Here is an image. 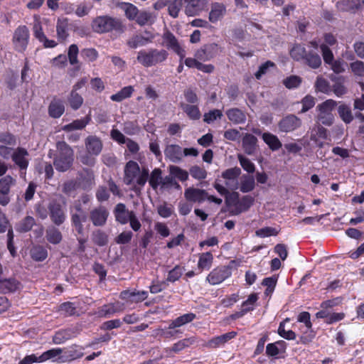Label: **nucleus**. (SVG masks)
<instances>
[{
    "mask_svg": "<svg viewBox=\"0 0 364 364\" xmlns=\"http://www.w3.org/2000/svg\"><path fill=\"white\" fill-rule=\"evenodd\" d=\"M149 171L146 169L141 170L136 162L129 161L124 169V183L131 186L136 193L140 192L147 181Z\"/></svg>",
    "mask_w": 364,
    "mask_h": 364,
    "instance_id": "obj_1",
    "label": "nucleus"
},
{
    "mask_svg": "<svg viewBox=\"0 0 364 364\" xmlns=\"http://www.w3.org/2000/svg\"><path fill=\"white\" fill-rule=\"evenodd\" d=\"M57 156L54 159V166L59 171H65L71 166L73 161V151L65 142L57 144Z\"/></svg>",
    "mask_w": 364,
    "mask_h": 364,
    "instance_id": "obj_2",
    "label": "nucleus"
},
{
    "mask_svg": "<svg viewBox=\"0 0 364 364\" xmlns=\"http://www.w3.org/2000/svg\"><path fill=\"white\" fill-rule=\"evenodd\" d=\"M167 56L168 53L164 50H141L138 53L137 60L144 66L150 67L164 61Z\"/></svg>",
    "mask_w": 364,
    "mask_h": 364,
    "instance_id": "obj_3",
    "label": "nucleus"
},
{
    "mask_svg": "<svg viewBox=\"0 0 364 364\" xmlns=\"http://www.w3.org/2000/svg\"><path fill=\"white\" fill-rule=\"evenodd\" d=\"M33 18V32L35 38L42 43L45 48H54L56 46L57 43L53 40H48L43 31V26H48L49 20L46 18H41L38 15H35Z\"/></svg>",
    "mask_w": 364,
    "mask_h": 364,
    "instance_id": "obj_4",
    "label": "nucleus"
},
{
    "mask_svg": "<svg viewBox=\"0 0 364 364\" xmlns=\"http://www.w3.org/2000/svg\"><path fill=\"white\" fill-rule=\"evenodd\" d=\"M92 28L97 33L109 32L113 29L119 30L122 28L119 20L108 16H98L93 20Z\"/></svg>",
    "mask_w": 364,
    "mask_h": 364,
    "instance_id": "obj_5",
    "label": "nucleus"
},
{
    "mask_svg": "<svg viewBox=\"0 0 364 364\" xmlns=\"http://www.w3.org/2000/svg\"><path fill=\"white\" fill-rule=\"evenodd\" d=\"M184 196L186 199L190 202L202 203L205 200H208L217 204H220L222 203V200L220 198H215L213 196H208L205 191L195 188H188L186 189Z\"/></svg>",
    "mask_w": 364,
    "mask_h": 364,
    "instance_id": "obj_6",
    "label": "nucleus"
},
{
    "mask_svg": "<svg viewBox=\"0 0 364 364\" xmlns=\"http://www.w3.org/2000/svg\"><path fill=\"white\" fill-rule=\"evenodd\" d=\"M336 106V102L333 100H327L318 105V120L325 125H331L333 121L332 111Z\"/></svg>",
    "mask_w": 364,
    "mask_h": 364,
    "instance_id": "obj_7",
    "label": "nucleus"
},
{
    "mask_svg": "<svg viewBox=\"0 0 364 364\" xmlns=\"http://www.w3.org/2000/svg\"><path fill=\"white\" fill-rule=\"evenodd\" d=\"M29 31L26 26H18L14 32L12 43L16 50L23 52L28 44Z\"/></svg>",
    "mask_w": 364,
    "mask_h": 364,
    "instance_id": "obj_8",
    "label": "nucleus"
},
{
    "mask_svg": "<svg viewBox=\"0 0 364 364\" xmlns=\"http://www.w3.org/2000/svg\"><path fill=\"white\" fill-rule=\"evenodd\" d=\"M162 45L168 49L172 50L175 52L181 59H183L186 56V50L181 46L177 38L173 34L169 31H166L164 33L162 37Z\"/></svg>",
    "mask_w": 364,
    "mask_h": 364,
    "instance_id": "obj_9",
    "label": "nucleus"
},
{
    "mask_svg": "<svg viewBox=\"0 0 364 364\" xmlns=\"http://www.w3.org/2000/svg\"><path fill=\"white\" fill-rule=\"evenodd\" d=\"M240 173L241 170L238 167L228 168L223 172L222 177L228 188L230 190H236L238 188L237 178Z\"/></svg>",
    "mask_w": 364,
    "mask_h": 364,
    "instance_id": "obj_10",
    "label": "nucleus"
},
{
    "mask_svg": "<svg viewBox=\"0 0 364 364\" xmlns=\"http://www.w3.org/2000/svg\"><path fill=\"white\" fill-rule=\"evenodd\" d=\"M323 58L326 63L331 65V69L336 73H342L345 70V64L343 61L335 60L333 61V55L331 50L328 48L325 45L321 47Z\"/></svg>",
    "mask_w": 364,
    "mask_h": 364,
    "instance_id": "obj_11",
    "label": "nucleus"
},
{
    "mask_svg": "<svg viewBox=\"0 0 364 364\" xmlns=\"http://www.w3.org/2000/svg\"><path fill=\"white\" fill-rule=\"evenodd\" d=\"M185 3L184 11L188 16L199 15L207 6L208 0H183Z\"/></svg>",
    "mask_w": 364,
    "mask_h": 364,
    "instance_id": "obj_12",
    "label": "nucleus"
},
{
    "mask_svg": "<svg viewBox=\"0 0 364 364\" xmlns=\"http://www.w3.org/2000/svg\"><path fill=\"white\" fill-rule=\"evenodd\" d=\"M230 275L231 272L228 267L216 268L208 275L207 280L210 284L215 285L220 284Z\"/></svg>",
    "mask_w": 364,
    "mask_h": 364,
    "instance_id": "obj_13",
    "label": "nucleus"
},
{
    "mask_svg": "<svg viewBox=\"0 0 364 364\" xmlns=\"http://www.w3.org/2000/svg\"><path fill=\"white\" fill-rule=\"evenodd\" d=\"M148 294L145 291H129L126 290L120 294V298L125 301L127 304L133 303H138L145 300L147 298Z\"/></svg>",
    "mask_w": 364,
    "mask_h": 364,
    "instance_id": "obj_14",
    "label": "nucleus"
},
{
    "mask_svg": "<svg viewBox=\"0 0 364 364\" xmlns=\"http://www.w3.org/2000/svg\"><path fill=\"white\" fill-rule=\"evenodd\" d=\"M301 125L300 119L294 115L284 118L279 123L281 131L289 132L294 130Z\"/></svg>",
    "mask_w": 364,
    "mask_h": 364,
    "instance_id": "obj_15",
    "label": "nucleus"
},
{
    "mask_svg": "<svg viewBox=\"0 0 364 364\" xmlns=\"http://www.w3.org/2000/svg\"><path fill=\"white\" fill-rule=\"evenodd\" d=\"M63 350L60 348H52L45 351L40 355L42 363L48 360H52L54 362H65L64 356L62 355Z\"/></svg>",
    "mask_w": 364,
    "mask_h": 364,
    "instance_id": "obj_16",
    "label": "nucleus"
},
{
    "mask_svg": "<svg viewBox=\"0 0 364 364\" xmlns=\"http://www.w3.org/2000/svg\"><path fill=\"white\" fill-rule=\"evenodd\" d=\"M164 154L166 157L169 159L173 162L180 161L183 157V149L182 148L176 144H171L166 146Z\"/></svg>",
    "mask_w": 364,
    "mask_h": 364,
    "instance_id": "obj_17",
    "label": "nucleus"
},
{
    "mask_svg": "<svg viewBox=\"0 0 364 364\" xmlns=\"http://www.w3.org/2000/svg\"><path fill=\"white\" fill-rule=\"evenodd\" d=\"M28 155L26 150L18 148L13 153L12 159L21 169H26L28 165Z\"/></svg>",
    "mask_w": 364,
    "mask_h": 364,
    "instance_id": "obj_18",
    "label": "nucleus"
},
{
    "mask_svg": "<svg viewBox=\"0 0 364 364\" xmlns=\"http://www.w3.org/2000/svg\"><path fill=\"white\" fill-rule=\"evenodd\" d=\"M86 148L89 154L98 155L102 148L101 141L96 136H90L86 139Z\"/></svg>",
    "mask_w": 364,
    "mask_h": 364,
    "instance_id": "obj_19",
    "label": "nucleus"
},
{
    "mask_svg": "<svg viewBox=\"0 0 364 364\" xmlns=\"http://www.w3.org/2000/svg\"><path fill=\"white\" fill-rule=\"evenodd\" d=\"M65 111L63 102L61 100L54 98L48 107V112L50 117L53 118L60 117Z\"/></svg>",
    "mask_w": 364,
    "mask_h": 364,
    "instance_id": "obj_20",
    "label": "nucleus"
},
{
    "mask_svg": "<svg viewBox=\"0 0 364 364\" xmlns=\"http://www.w3.org/2000/svg\"><path fill=\"white\" fill-rule=\"evenodd\" d=\"M185 65L188 68H196L203 73H210L214 70V67L210 64H203L196 58H188L184 60Z\"/></svg>",
    "mask_w": 364,
    "mask_h": 364,
    "instance_id": "obj_21",
    "label": "nucleus"
},
{
    "mask_svg": "<svg viewBox=\"0 0 364 364\" xmlns=\"http://www.w3.org/2000/svg\"><path fill=\"white\" fill-rule=\"evenodd\" d=\"M19 282L14 279L0 278V292L9 293L16 291L19 288Z\"/></svg>",
    "mask_w": 364,
    "mask_h": 364,
    "instance_id": "obj_22",
    "label": "nucleus"
},
{
    "mask_svg": "<svg viewBox=\"0 0 364 364\" xmlns=\"http://www.w3.org/2000/svg\"><path fill=\"white\" fill-rule=\"evenodd\" d=\"M124 309V304L117 302L115 304H109L104 305L98 311L100 316L108 317L116 312L121 311Z\"/></svg>",
    "mask_w": 364,
    "mask_h": 364,
    "instance_id": "obj_23",
    "label": "nucleus"
},
{
    "mask_svg": "<svg viewBox=\"0 0 364 364\" xmlns=\"http://www.w3.org/2000/svg\"><path fill=\"white\" fill-rule=\"evenodd\" d=\"M69 23L65 18H60L58 20L56 31L60 41H65L68 36Z\"/></svg>",
    "mask_w": 364,
    "mask_h": 364,
    "instance_id": "obj_24",
    "label": "nucleus"
},
{
    "mask_svg": "<svg viewBox=\"0 0 364 364\" xmlns=\"http://www.w3.org/2000/svg\"><path fill=\"white\" fill-rule=\"evenodd\" d=\"M257 138L250 134H247L245 135L242 139V147L245 151L249 155L252 154L257 146Z\"/></svg>",
    "mask_w": 364,
    "mask_h": 364,
    "instance_id": "obj_25",
    "label": "nucleus"
},
{
    "mask_svg": "<svg viewBox=\"0 0 364 364\" xmlns=\"http://www.w3.org/2000/svg\"><path fill=\"white\" fill-rule=\"evenodd\" d=\"M114 213L117 220L122 224L127 223L133 214L132 212L128 211L122 203H119L116 206Z\"/></svg>",
    "mask_w": 364,
    "mask_h": 364,
    "instance_id": "obj_26",
    "label": "nucleus"
},
{
    "mask_svg": "<svg viewBox=\"0 0 364 364\" xmlns=\"http://www.w3.org/2000/svg\"><path fill=\"white\" fill-rule=\"evenodd\" d=\"M225 13V8L223 4L215 3L212 5L210 12L209 14V20L212 23H215L220 20Z\"/></svg>",
    "mask_w": 364,
    "mask_h": 364,
    "instance_id": "obj_27",
    "label": "nucleus"
},
{
    "mask_svg": "<svg viewBox=\"0 0 364 364\" xmlns=\"http://www.w3.org/2000/svg\"><path fill=\"white\" fill-rule=\"evenodd\" d=\"M213 261V256L210 252L201 253L198 256V269L200 272L204 269H209Z\"/></svg>",
    "mask_w": 364,
    "mask_h": 364,
    "instance_id": "obj_28",
    "label": "nucleus"
},
{
    "mask_svg": "<svg viewBox=\"0 0 364 364\" xmlns=\"http://www.w3.org/2000/svg\"><path fill=\"white\" fill-rule=\"evenodd\" d=\"M50 217L52 220L56 224H61L65 220L64 211L59 204L53 203L50 207Z\"/></svg>",
    "mask_w": 364,
    "mask_h": 364,
    "instance_id": "obj_29",
    "label": "nucleus"
},
{
    "mask_svg": "<svg viewBox=\"0 0 364 364\" xmlns=\"http://www.w3.org/2000/svg\"><path fill=\"white\" fill-rule=\"evenodd\" d=\"M255 186V179L252 176L243 175L240 178V183L238 184V188H240V190L243 193H247L252 191Z\"/></svg>",
    "mask_w": 364,
    "mask_h": 364,
    "instance_id": "obj_30",
    "label": "nucleus"
},
{
    "mask_svg": "<svg viewBox=\"0 0 364 364\" xmlns=\"http://www.w3.org/2000/svg\"><path fill=\"white\" fill-rule=\"evenodd\" d=\"M90 115H87L83 119H76L72 123L65 125L63 129L66 132H71L75 129H82L90 122Z\"/></svg>",
    "mask_w": 364,
    "mask_h": 364,
    "instance_id": "obj_31",
    "label": "nucleus"
},
{
    "mask_svg": "<svg viewBox=\"0 0 364 364\" xmlns=\"http://www.w3.org/2000/svg\"><path fill=\"white\" fill-rule=\"evenodd\" d=\"M107 215V210L100 208L92 212L91 219L95 225H102L105 223Z\"/></svg>",
    "mask_w": 364,
    "mask_h": 364,
    "instance_id": "obj_32",
    "label": "nucleus"
},
{
    "mask_svg": "<svg viewBox=\"0 0 364 364\" xmlns=\"http://www.w3.org/2000/svg\"><path fill=\"white\" fill-rule=\"evenodd\" d=\"M196 318V315L192 313L186 314L173 320L168 326L169 329L180 327L186 323L192 321Z\"/></svg>",
    "mask_w": 364,
    "mask_h": 364,
    "instance_id": "obj_33",
    "label": "nucleus"
},
{
    "mask_svg": "<svg viewBox=\"0 0 364 364\" xmlns=\"http://www.w3.org/2000/svg\"><path fill=\"white\" fill-rule=\"evenodd\" d=\"M169 173L173 178H176L181 181H186L188 178V171L177 166H170Z\"/></svg>",
    "mask_w": 364,
    "mask_h": 364,
    "instance_id": "obj_34",
    "label": "nucleus"
},
{
    "mask_svg": "<svg viewBox=\"0 0 364 364\" xmlns=\"http://www.w3.org/2000/svg\"><path fill=\"white\" fill-rule=\"evenodd\" d=\"M336 6L341 11H354L360 6V4L358 1L343 0L337 2Z\"/></svg>",
    "mask_w": 364,
    "mask_h": 364,
    "instance_id": "obj_35",
    "label": "nucleus"
},
{
    "mask_svg": "<svg viewBox=\"0 0 364 364\" xmlns=\"http://www.w3.org/2000/svg\"><path fill=\"white\" fill-rule=\"evenodd\" d=\"M226 114L230 121L236 124L242 123L245 120V114L237 108L228 110Z\"/></svg>",
    "mask_w": 364,
    "mask_h": 364,
    "instance_id": "obj_36",
    "label": "nucleus"
},
{
    "mask_svg": "<svg viewBox=\"0 0 364 364\" xmlns=\"http://www.w3.org/2000/svg\"><path fill=\"white\" fill-rule=\"evenodd\" d=\"M262 139L272 150H277L282 146V144L277 136L270 133H264Z\"/></svg>",
    "mask_w": 364,
    "mask_h": 364,
    "instance_id": "obj_37",
    "label": "nucleus"
},
{
    "mask_svg": "<svg viewBox=\"0 0 364 364\" xmlns=\"http://www.w3.org/2000/svg\"><path fill=\"white\" fill-rule=\"evenodd\" d=\"M306 64L311 68H318L321 64V59L319 55L310 50L305 57Z\"/></svg>",
    "mask_w": 364,
    "mask_h": 364,
    "instance_id": "obj_38",
    "label": "nucleus"
},
{
    "mask_svg": "<svg viewBox=\"0 0 364 364\" xmlns=\"http://www.w3.org/2000/svg\"><path fill=\"white\" fill-rule=\"evenodd\" d=\"M31 256L35 261H43L48 257V252L46 248L41 246H36L31 249Z\"/></svg>",
    "mask_w": 364,
    "mask_h": 364,
    "instance_id": "obj_39",
    "label": "nucleus"
},
{
    "mask_svg": "<svg viewBox=\"0 0 364 364\" xmlns=\"http://www.w3.org/2000/svg\"><path fill=\"white\" fill-rule=\"evenodd\" d=\"M120 6L121 9L125 12V15L129 19H136L139 11L134 5L130 3L124 2L121 4Z\"/></svg>",
    "mask_w": 364,
    "mask_h": 364,
    "instance_id": "obj_40",
    "label": "nucleus"
},
{
    "mask_svg": "<svg viewBox=\"0 0 364 364\" xmlns=\"http://www.w3.org/2000/svg\"><path fill=\"white\" fill-rule=\"evenodd\" d=\"M83 348L77 346H71L66 352V358L64 359L65 361L73 360L80 358L83 355Z\"/></svg>",
    "mask_w": 364,
    "mask_h": 364,
    "instance_id": "obj_41",
    "label": "nucleus"
},
{
    "mask_svg": "<svg viewBox=\"0 0 364 364\" xmlns=\"http://www.w3.org/2000/svg\"><path fill=\"white\" fill-rule=\"evenodd\" d=\"M133 91L134 89L132 86L124 87L117 93L112 95L110 98L113 101L120 102L127 97H129Z\"/></svg>",
    "mask_w": 364,
    "mask_h": 364,
    "instance_id": "obj_42",
    "label": "nucleus"
},
{
    "mask_svg": "<svg viewBox=\"0 0 364 364\" xmlns=\"http://www.w3.org/2000/svg\"><path fill=\"white\" fill-rule=\"evenodd\" d=\"M284 342H277L274 343H269L267 346L266 353L268 355L275 356L279 355L284 350Z\"/></svg>",
    "mask_w": 364,
    "mask_h": 364,
    "instance_id": "obj_43",
    "label": "nucleus"
},
{
    "mask_svg": "<svg viewBox=\"0 0 364 364\" xmlns=\"http://www.w3.org/2000/svg\"><path fill=\"white\" fill-rule=\"evenodd\" d=\"M162 181L161 171L159 168H155L151 173L149 183L154 189H157L161 186Z\"/></svg>",
    "mask_w": 364,
    "mask_h": 364,
    "instance_id": "obj_44",
    "label": "nucleus"
},
{
    "mask_svg": "<svg viewBox=\"0 0 364 364\" xmlns=\"http://www.w3.org/2000/svg\"><path fill=\"white\" fill-rule=\"evenodd\" d=\"M316 91L328 94L331 92L328 82L322 77H318L315 83Z\"/></svg>",
    "mask_w": 364,
    "mask_h": 364,
    "instance_id": "obj_45",
    "label": "nucleus"
},
{
    "mask_svg": "<svg viewBox=\"0 0 364 364\" xmlns=\"http://www.w3.org/2000/svg\"><path fill=\"white\" fill-rule=\"evenodd\" d=\"M306 55L305 48L300 45H296L290 50L291 57L296 60L305 59Z\"/></svg>",
    "mask_w": 364,
    "mask_h": 364,
    "instance_id": "obj_46",
    "label": "nucleus"
},
{
    "mask_svg": "<svg viewBox=\"0 0 364 364\" xmlns=\"http://www.w3.org/2000/svg\"><path fill=\"white\" fill-rule=\"evenodd\" d=\"M183 110L192 119H198L200 117V112L198 107L195 105H182Z\"/></svg>",
    "mask_w": 364,
    "mask_h": 364,
    "instance_id": "obj_47",
    "label": "nucleus"
},
{
    "mask_svg": "<svg viewBox=\"0 0 364 364\" xmlns=\"http://www.w3.org/2000/svg\"><path fill=\"white\" fill-rule=\"evenodd\" d=\"M15 179L11 176H6L0 179V192H10L11 187L15 183Z\"/></svg>",
    "mask_w": 364,
    "mask_h": 364,
    "instance_id": "obj_48",
    "label": "nucleus"
},
{
    "mask_svg": "<svg viewBox=\"0 0 364 364\" xmlns=\"http://www.w3.org/2000/svg\"><path fill=\"white\" fill-rule=\"evenodd\" d=\"M154 18V17L151 13L146 11H141L138 13L136 21L139 25L143 26L145 24L152 23Z\"/></svg>",
    "mask_w": 364,
    "mask_h": 364,
    "instance_id": "obj_49",
    "label": "nucleus"
},
{
    "mask_svg": "<svg viewBox=\"0 0 364 364\" xmlns=\"http://www.w3.org/2000/svg\"><path fill=\"white\" fill-rule=\"evenodd\" d=\"M68 102L73 109H77L82 105L83 99L78 93L72 90Z\"/></svg>",
    "mask_w": 364,
    "mask_h": 364,
    "instance_id": "obj_50",
    "label": "nucleus"
},
{
    "mask_svg": "<svg viewBox=\"0 0 364 364\" xmlns=\"http://www.w3.org/2000/svg\"><path fill=\"white\" fill-rule=\"evenodd\" d=\"M237 158L241 166L245 171H247L248 173H253L255 171V166L249 159L246 158L242 154H238Z\"/></svg>",
    "mask_w": 364,
    "mask_h": 364,
    "instance_id": "obj_51",
    "label": "nucleus"
},
{
    "mask_svg": "<svg viewBox=\"0 0 364 364\" xmlns=\"http://www.w3.org/2000/svg\"><path fill=\"white\" fill-rule=\"evenodd\" d=\"M276 67L275 64L272 61H267L264 63L262 64L255 73V77L257 79H260L264 75L267 74L270 68H274Z\"/></svg>",
    "mask_w": 364,
    "mask_h": 364,
    "instance_id": "obj_52",
    "label": "nucleus"
},
{
    "mask_svg": "<svg viewBox=\"0 0 364 364\" xmlns=\"http://www.w3.org/2000/svg\"><path fill=\"white\" fill-rule=\"evenodd\" d=\"M289 320L287 318L285 321L282 322L279 326L278 328V333L279 334L288 340H294L296 338L295 333L292 331L291 330L286 331L284 328L285 323L289 321Z\"/></svg>",
    "mask_w": 364,
    "mask_h": 364,
    "instance_id": "obj_53",
    "label": "nucleus"
},
{
    "mask_svg": "<svg viewBox=\"0 0 364 364\" xmlns=\"http://www.w3.org/2000/svg\"><path fill=\"white\" fill-rule=\"evenodd\" d=\"M338 114L341 119L346 122V123H350L352 119V114L350 108L345 105H342L339 106L338 107Z\"/></svg>",
    "mask_w": 364,
    "mask_h": 364,
    "instance_id": "obj_54",
    "label": "nucleus"
},
{
    "mask_svg": "<svg viewBox=\"0 0 364 364\" xmlns=\"http://www.w3.org/2000/svg\"><path fill=\"white\" fill-rule=\"evenodd\" d=\"M277 284V278L272 277L263 279L262 285L267 287L264 294L267 296L271 295L274 290Z\"/></svg>",
    "mask_w": 364,
    "mask_h": 364,
    "instance_id": "obj_55",
    "label": "nucleus"
},
{
    "mask_svg": "<svg viewBox=\"0 0 364 364\" xmlns=\"http://www.w3.org/2000/svg\"><path fill=\"white\" fill-rule=\"evenodd\" d=\"M81 55L85 60L93 62L98 57L97 51L94 48H85L81 51Z\"/></svg>",
    "mask_w": 364,
    "mask_h": 364,
    "instance_id": "obj_56",
    "label": "nucleus"
},
{
    "mask_svg": "<svg viewBox=\"0 0 364 364\" xmlns=\"http://www.w3.org/2000/svg\"><path fill=\"white\" fill-rule=\"evenodd\" d=\"M190 173L196 179H204L206 178L207 172L203 167L193 166L190 168Z\"/></svg>",
    "mask_w": 364,
    "mask_h": 364,
    "instance_id": "obj_57",
    "label": "nucleus"
},
{
    "mask_svg": "<svg viewBox=\"0 0 364 364\" xmlns=\"http://www.w3.org/2000/svg\"><path fill=\"white\" fill-rule=\"evenodd\" d=\"M184 272V268L180 266H176L171 269L168 274L167 280L171 282H174L179 279Z\"/></svg>",
    "mask_w": 364,
    "mask_h": 364,
    "instance_id": "obj_58",
    "label": "nucleus"
},
{
    "mask_svg": "<svg viewBox=\"0 0 364 364\" xmlns=\"http://www.w3.org/2000/svg\"><path fill=\"white\" fill-rule=\"evenodd\" d=\"M279 231L274 228L265 227L260 228L256 231V235L260 237H266L269 236H275L278 234Z\"/></svg>",
    "mask_w": 364,
    "mask_h": 364,
    "instance_id": "obj_59",
    "label": "nucleus"
},
{
    "mask_svg": "<svg viewBox=\"0 0 364 364\" xmlns=\"http://www.w3.org/2000/svg\"><path fill=\"white\" fill-rule=\"evenodd\" d=\"M46 237L47 240L53 244H57L60 242L62 239L60 232L55 228L48 230L47 231Z\"/></svg>",
    "mask_w": 364,
    "mask_h": 364,
    "instance_id": "obj_60",
    "label": "nucleus"
},
{
    "mask_svg": "<svg viewBox=\"0 0 364 364\" xmlns=\"http://www.w3.org/2000/svg\"><path fill=\"white\" fill-rule=\"evenodd\" d=\"M257 299H258V296L257 294H255V293L251 294L248 296L247 299L242 303L243 311L247 312L248 311L252 310L253 306H254L255 304L256 303V301H257Z\"/></svg>",
    "mask_w": 364,
    "mask_h": 364,
    "instance_id": "obj_61",
    "label": "nucleus"
},
{
    "mask_svg": "<svg viewBox=\"0 0 364 364\" xmlns=\"http://www.w3.org/2000/svg\"><path fill=\"white\" fill-rule=\"evenodd\" d=\"M182 7V0H175L168 6V14L173 18L178 16V13Z\"/></svg>",
    "mask_w": 364,
    "mask_h": 364,
    "instance_id": "obj_62",
    "label": "nucleus"
},
{
    "mask_svg": "<svg viewBox=\"0 0 364 364\" xmlns=\"http://www.w3.org/2000/svg\"><path fill=\"white\" fill-rule=\"evenodd\" d=\"M301 77L296 75H291L289 77H287L284 80V85L289 89H292L298 87L301 84Z\"/></svg>",
    "mask_w": 364,
    "mask_h": 364,
    "instance_id": "obj_63",
    "label": "nucleus"
},
{
    "mask_svg": "<svg viewBox=\"0 0 364 364\" xmlns=\"http://www.w3.org/2000/svg\"><path fill=\"white\" fill-rule=\"evenodd\" d=\"M223 116L222 112L219 109H213L204 114V121L208 124L220 119Z\"/></svg>",
    "mask_w": 364,
    "mask_h": 364,
    "instance_id": "obj_64",
    "label": "nucleus"
}]
</instances>
